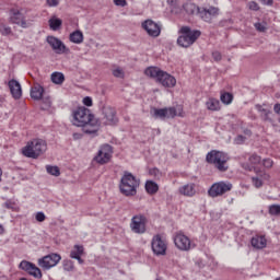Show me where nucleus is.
<instances>
[{"label": "nucleus", "instance_id": "nucleus-48", "mask_svg": "<svg viewBox=\"0 0 280 280\" xmlns=\"http://www.w3.org/2000/svg\"><path fill=\"white\" fill-rule=\"evenodd\" d=\"M83 104L84 106H93V98H91V96H85L83 98Z\"/></svg>", "mask_w": 280, "mask_h": 280}, {"label": "nucleus", "instance_id": "nucleus-51", "mask_svg": "<svg viewBox=\"0 0 280 280\" xmlns=\"http://www.w3.org/2000/svg\"><path fill=\"white\" fill-rule=\"evenodd\" d=\"M273 110L277 113V115H280V104H276Z\"/></svg>", "mask_w": 280, "mask_h": 280}, {"label": "nucleus", "instance_id": "nucleus-3", "mask_svg": "<svg viewBox=\"0 0 280 280\" xmlns=\"http://www.w3.org/2000/svg\"><path fill=\"white\" fill-rule=\"evenodd\" d=\"M229 154L218 150H212L206 155L207 163L213 165L219 172L229 170Z\"/></svg>", "mask_w": 280, "mask_h": 280}, {"label": "nucleus", "instance_id": "nucleus-8", "mask_svg": "<svg viewBox=\"0 0 280 280\" xmlns=\"http://www.w3.org/2000/svg\"><path fill=\"white\" fill-rule=\"evenodd\" d=\"M173 242L176 248L183 253H189V250H194V248H196V243H192L191 238L183 232H177L173 237Z\"/></svg>", "mask_w": 280, "mask_h": 280}, {"label": "nucleus", "instance_id": "nucleus-19", "mask_svg": "<svg viewBox=\"0 0 280 280\" xmlns=\"http://www.w3.org/2000/svg\"><path fill=\"white\" fill-rule=\"evenodd\" d=\"M270 179V175L268 173L260 171L259 173L256 174V176L252 177V183L256 189H259V187H264V183L266 180Z\"/></svg>", "mask_w": 280, "mask_h": 280}, {"label": "nucleus", "instance_id": "nucleus-31", "mask_svg": "<svg viewBox=\"0 0 280 280\" xmlns=\"http://www.w3.org/2000/svg\"><path fill=\"white\" fill-rule=\"evenodd\" d=\"M51 82H54V84H62V82H65V74H62V72H54L51 74Z\"/></svg>", "mask_w": 280, "mask_h": 280}, {"label": "nucleus", "instance_id": "nucleus-50", "mask_svg": "<svg viewBox=\"0 0 280 280\" xmlns=\"http://www.w3.org/2000/svg\"><path fill=\"white\" fill-rule=\"evenodd\" d=\"M262 5H272L273 0H261Z\"/></svg>", "mask_w": 280, "mask_h": 280}, {"label": "nucleus", "instance_id": "nucleus-17", "mask_svg": "<svg viewBox=\"0 0 280 280\" xmlns=\"http://www.w3.org/2000/svg\"><path fill=\"white\" fill-rule=\"evenodd\" d=\"M220 14V9L215 7H210V8H201L199 11V16L205 21L206 23H211L215 16Z\"/></svg>", "mask_w": 280, "mask_h": 280}, {"label": "nucleus", "instance_id": "nucleus-55", "mask_svg": "<svg viewBox=\"0 0 280 280\" xmlns=\"http://www.w3.org/2000/svg\"><path fill=\"white\" fill-rule=\"evenodd\" d=\"M4 207H7V209H12V205L10 202H5Z\"/></svg>", "mask_w": 280, "mask_h": 280}, {"label": "nucleus", "instance_id": "nucleus-14", "mask_svg": "<svg viewBox=\"0 0 280 280\" xmlns=\"http://www.w3.org/2000/svg\"><path fill=\"white\" fill-rule=\"evenodd\" d=\"M142 27L151 38H159L161 36V30H163L161 23H156L154 20L144 21Z\"/></svg>", "mask_w": 280, "mask_h": 280}, {"label": "nucleus", "instance_id": "nucleus-37", "mask_svg": "<svg viewBox=\"0 0 280 280\" xmlns=\"http://www.w3.org/2000/svg\"><path fill=\"white\" fill-rule=\"evenodd\" d=\"M0 34L2 36H10V34H12V27H10L8 25H1L0 26Z\"/></svg>", "mask_w": 280, "mask_h": 280}, {"label": "nucleus", "instance_id": "nucleus-54", "mask_svg": "<svg viewBox=\"0 0 280 280\" xmlns=\"http://www.w3.org/2000/svg\"><path fill=\"white\" fill-rule=\"evenodd\" d=\"M5 233V229L0 224V235H3Z\"/></svg>", "mask_w": 280, "mask_h": 280}, {"label": "nucleus", "instance_id": "nucleus-39", "mask_svg": "<svg viewBox=\"0 0 280 280\" xmlns=\"http://www.w3.org/2000/svg\"><path fill=\"white\" fill-rule=\"evenodd\" d=\"M269 213H270V215H280V206L279 205L270 206Z\"/></svg>", "mask_w": 280, "mask_h": 280}, {"label": "nucleus", "instance_id": "nucleus-11", "mask_svg": "<svg viewBox=\"0 0 280 280\" xmlns=\"http://www.w3.org/2000/svg\"><path fill=\"white\" fill-rule=\"evenodd\" d=\"M231 189H233V184L230 182H218L209 188L208 196H210V198H220V196H224V194H228Z\"/></svg>", "mask_w": 280, "mask_h": 280}, {"label": "nucleus", "instance_id": "nucleus-27", "mask_svg": "<svg viewBox=\"0 0 280 280\" xmlns=\"http://www.w3.org/2000/svg\"><path fill=\"white\" fill-rule=\"evenodd\" d=\"M104 115L108 124H117V116L115 114V109L107 107L104 109Z\"/></svg>", "mask_w": 280, "mask_h": 280}, {"label": "nucleus", "instance_id": "nucleus-46", "mask_svg": "<svg viewBox=\"0 0 280 280\" xmlns=\"http://www.w3.org/2000/svg\"><path fill=\"white\" fill-rule=\"evenodd\" d=\"M212 58L215 62H220V60H222V54H220V51H213Z\"/></svg>", "mask_w": 280, "mask_h": 280}, {"label": "nucleus", "instance_id": "nucleus-53", "mask_svg": "<svg viewBox=\"0 0 280 280\" xmlns=\"http://www.w3.org/2000/svg\"><path fill=\"white\" fill-rule=\"evenodd\" d=\"M77 259V261H79V264H84V260L82 259V256H79L78 258H75Z\"/></svg>", "mask_w": 280, "mask_h": 280}, {"label": "nucleus", "instance_id": "nucleus-32", "mask_svg": "<svg viewBox=\"0 0 280 280\" xmlns=\"http://www.w3.org/2000/svg\"><path fill=\"white\" fill-rule=\"evenodd\" d=\"M112 74L114 75V78H118L120 80H124V78H126V72L122 68L119 67H114L112 69Z\"/></svg>", "mask_w": 280, "mask_h": 280}, {"label": "nucleus", "instance_id": "nucleus-43", "mask_svg": "<svg viewBox=\"0 0 280 280\" xmlns=\"http://www.w3.org/2000/svg\"><path fill=\"white\" fill-rule=\"evenodd\" d=\"M46 3L49 8H57L60 4V0H46Z\"/></svg>", "mask_w": 280, "mask_h": 280}, {"label": "nucleus", "instance_id": "nucleus-7", "mask_svg": "<svg viewBox=\"0 0 280 280\" xmlns=\"http://www.w3.org/2000/svg\"><path fill=\"white\" fill-rule=\"evenodd\" d=\"M9 23L12 25H19V27H22V30H27V27L31 25L30 21H27V18L25 16V13L23 12V9L16 8L10 9Z\"/></svg>", "mask_w": 280, "mask_h": 280}, {"label": "nucleus", "instance_id": "nucleus-9", "mask_svg": "<svg viewBox=\"0 0 280 280\" xmlns=\"http://www.w3.org/2000/svg\"><path fill=\"white\" fill-rule=\"evenodd\" d=\"M151 248L158 257H165L167 255V238L161 234L154 235Z\"/></svg>", "mask_w": 280, "mask_h": 280}, {"label": "nucleus", "instance_id": "nucleus-52", "mask_svg": "<svg viewBox=\"0 0 280 280\" xmlns=\"http://www.w3.org/2000/svg\"><path fill=\"white\" fill-rule=\"evenodd\" d=\"M143 224H145V218L141 217V225H142L141 233L145 232V230L143 229Z\"/></svg>", "mask_w": 280, "mask_h": 280}, {"label": "nucleus", "instance_id": "nucleus-18", "mask_svg": "<svg viewBox=\"0 0 280 280\" xmlns=\"http://www.w3.org/2000/svg\"><path fill=\"white\" fill-rule=\"evenodd\" d=\"M11 95L14 100H21L23 95V90L21 89V83L19 81L12 79L8 83Z\"/></svg>", "mask_w": 280, "mask_h": 280}, {"label": "nucleus", "instance_id": "nucleus-25", "mask_svg": "<svg viewBox=\"0 0 280 280\" xmlns=\"http://www.w3.org/2000/svg\"><path fill=\"white\" fill-rule=\"evenodd\" d=\"M184 10L187 14H197V16H199L201 8H199L195 3L187 2L186 4H184Z\"/></svg>", "mask_w": 280, "mask_h": 280}, {"label": "nucleus", "instance_id": "nucleus-13", "mask_svg": "<svg viewBox=\"0 0 280 280\" xmlns=\"http://www.w3.org/2000/svg\"><path fill=\"white\" fill-rule=\"evenodd\" d=\"M179 113L176 110V107H164V108H154L153 117L155 119H174L178 115V117H183V109L178 108Z\"/></svg>", "mask_w": 280, "mask_h": 280}, {"label": "nucleus", "instance_id": "nucleus-49", "mask_svg": "<svg viewBox=\"0 0 280 280\" xmlns=\"http://www.w3.org/2000/svg\"><path fill=\"white\" fill-rule=\"evenodd\" d=\"M178 3V0H167V5H171V8H176Z\"/></svg>", "mask_w": 280, "mask_h": 280}, {"label": "nucleus", "instance_id": "nucleus-6", "mask_svg": "<svg viewBox=\"0 0 280 280\" xmlns=\"http://www.w3.org/2000/svg\"><path fill=\"white\" fill-rule=\"evenodd\" d=\"M180 36L177 38V45L179 47H191L198 38H200V31H191L189 26H183L180 28Z\"/></svg>", "mask_w": 280, "mask_h": 280}, {"label": "nucleus", "instance_id": "nucleus-15", "mask_svg": "<svg viewBox=\"0 0 280 280\" xmlns=\"http://www.w3.org/2000/svg\"><path fill=\"white\" fill-rule=\"evenodd\" d=\"M20 268L21 270H24V272H27L31 277H34V279H43V271H40V268L34 265V262L22 260L20 262Z\"/></svg>", "mask_w": 280, "mask_h": 280}, {"label": "nucleus", "instance_id": "nucleus-2", "mask_svg": "<svg viewBox=\"0 0 280 280\" xmlns=\"http://www.w3.org/2000/svg\"><path fill=\"white\" fill-rule=\"evenodd\" d=\"M145 75L149 78H154L156 82L162 84L165 89H174L176 86V78L174 75L161 70L156 67H149L144 71Z\"/></svg>", "mask_w": 280, "mask_h": 280}, {"label": "nucleus", "instance_id": "nucleus-30", "mask_svg": "<svg viewBox=\"0 0 280 280\" xmlns=\"http://www.w3.org/2000/svg\"><path fill=\"white\" fill-rule=\"evenodd\" d=\"M208 110H220V101L218 98H209L206 102Z\"/></svg>", "mask_w": 280, "mask_h": 280}, {"label": "nucleus", "instance_id": "nucleus-47", "mask_svg": "<svg viewBox=\"0 0 280 280\" xmlns=\"http://www.w3.org/2000/svg\"><path fill=\"white\" fill-rule=\"evenodd\" d=\"M273 164H275V162H272L271 159H265V160L262 161L264 167H267V168L272 167Z\"/></svg>", "mask_w": 280, "mask_h": 280}, {"label": "nucleus", "instance_id": "nucleus-34", "mask_svg": "<svg viewBox=\"0 0 280 280\" xmlns=\"http://www.w3.org/2000/svg\"><path fill=\"white\" fill-rule=\"evenodd\" d=\"M220 100L222 102V104H231V102H233V94L229 93V92H224L221 94Z\"/></svg>", "mask_w": 280, "mask_h": 280}, {"label": "nucleus", "instance_id": "nucleus-12", "mask_svg": "<svg viewBox=\"0 0 280 280\" xmlns=\"http://www.w3.org/2000/svg\"><path fill=\"white\" fill-rule=\"evenodd\" d=\"M60 259H62V257L59 254L51 253L39 258L37 264L43 270H51V268H56V266L60 264Z\"/></svg>", "mask_w": 280, "mask_h": 280}, {"label": "nucleus", "instance_id": "nucleus-10", "mask_svg": "<svg viewBox=\"0 0 280 280\" xmlns=\"http://www.w3.org/2000/svg\"><path fill=\"white\" fill-rule=\"evenodd\" d=\"M112 159H113V147L110 144H103L100 147L93 161L98 165H106V163H110Z\"/></svg>", "mask_w": 280, "mask_h": 280}, {"label": "nucleus", "instance_id": "nucleus-36", "mask_svg": "<svg viewBox=\"0 0 280 280\" xmlns=\"http://www.w3.org/2000/svg\"><path fill=\"white\" fill-rule=\"evenodd\" d=\"M46 172L50 174L51 176H59L60 175V168L58 166H46Z\"/></svg>", "mask_w": 280, "mask_h": 280}, {"label": "nucleus", "instance_id": "nucleus-22", "mask_svg": "<svg viewBox=\"0 0 280 280\" xmlns=\"http://www.w3.org/2000/svg\"><path fill=\"white\" fill-rule=\"evenodd\" d=\"M69 40L74 45H82L84 43V34L82 31H74L69 35Z\"/></svg>", "mask_w": 280, "mask_h": 280}, {"label": "nucleus", "instance_id": "nucleus-40", "mask_svg": "<svg viewBox=\"0 0 280 280\" xmlns=\"http://www.w3.org/2000/svg\"><path fill=\"white\" fill-rule=\"evenodd\" d=\"M249 163H252L253 165H257V164L261 163V156H259L257 154L250 155Z\"/></svg>", "mask_w": 280, "mask_h": 280}, {"label": "nucleus", "instance_id": "nucleus-28", "mask_svg": "<svg viewBox=\"0 0 280 280\" xmlns=\"http://www.w3.org/2000/svg\"><path fill=\"white\" fill-rule=\"evenodd\" d=\"M48 23H49V27H50V30H52V32H58V30L60 27H62V20H60L56 16L50 18Z\"/></svg>", "mask_w": 280, "mask_h": 280}, {"label": "nucleus", "instance_id": "nucleus-57", "mask_svg": "<svg viewBox=\"0 0 280 280\" xmlns=\"http://www.w3.org/2000/svg\"><path fill=\"white\" fill-rule=\"evenodd\" d=\"M3 104V97L0 96V106Z\"/></svg>", "mask_w": 280, "mask_h": 280}, {"label": "nucleus", "instance_id": "nucleus-35", "mask_svg": "<svg viewBox=\"0 0 280 280\" xmlns=\"http://www.w3.org/2000/svg\"><path fill=\"white\" fill-rule=\"evenodd\" d=\"M63 270H66V272H73V270H75V266L73 265L72 260H63Z\"/></svg>", "mask_w": 280, "mask_h": 280}, {"label": "nucleus", "instance_id": "nucleus-45", "mask_svg": "<svg viewBox=\"0 0 280 280\" xmlns=\"http://www.w3.org/2000/svg\"><path fill=\"white\" fill-rule=\"evenodd\" d=\"M45 219H46V217H45L44 212H37L36 215H35V220L37 222H45Z\"/></svg>", "mask_w": 280, "mask_h": 280}, {"label": "nucleus", "instance_id": "nucleus-33", "mask_svg": "<svg viewBox=\"0 0 280 280\" xmlns=\"http://www.w3.org/2000/svg\"><path fill=\"white\" fill-rule=\"evenodd\" d=\"M256 109L258 110V113H260V116L262 117V119H265V121H268L269 119V115H270V109L265 108L261 105H256Z\"/></svg>", "mask_w": 280, "mask_h": 280}, {"label": "nucleus", "instance_id": "nucleus-38", "mask_svg": "<svg viewBox=\"0 0 280 280\" xmlns=\"http://www.w3.org/2000/svg\"><path fill=\"white\" fill-rule=\"evenodd\" d=\"M254 27L257 32H266V30H268V24L266 22H257L254 24Z\"/></svg>", "mask_w": 280, "mask_h": 280}, {"label": "nucleus", "instance_id": "nucleus-58", "mask_svg": "<svg viewBox=\"0 0 280 280\" xmlns=\"http://www.w3.org/2000/svg\"><path fill=\"white\" fill-rule=\"evenodd\" d=\"M245 135H248V136H250V131H248V130H247V131H245Z\"/></svg>", "mask_w": 280, "mask_h": 280}, {"label": "nucleus", "instance_id": "nucleus-44", "mask_svg": "<svg viewBox=\"0 0 280 280\" xmlns=\"http://www.w3.org/2000/svg\"><path fill=\"white\" fill-rule=\"evenodd\" d=\"M114 4L118 5V8H126V5H128V2L126 0H114Z\"/></svg>", "mask_w": 280, "mask_h": 280}, {"label": "nucleus", "instance_id": "nucleus-42", "mask_svg": "<svg viewBox=\"0 0 280 280\" xmlns=\"http://www.w3.org/2000/svg\"><path fill=\"white\" fill-rule=\"evenodd\" d=\"M244 141H246V137L240 135L234 139V143L236 145H242V143H244Z\"/></svg>", "mask_w": 280, "mask_h": 280}, {"label": "nucleus", "instance_id": "nucleus-23", "mask_svg": "<svg viewBox=\"0 0 280 280\" xmlns=\"http://www.w3.org/2000/svg\"><path fill=\"white\" fill-rule=\"evenodd\" d=\"M144 189L149 196H154L159 192V184H156V182L147 180Z\"/></svg>", "mask_w": 280, "mask_h": 280}, {"label": "nucleus", "instance_id": "nucleus-4", "mask_svg": "<svg viewBox=\"0 0 280 280\" xmlns=\"http://www.w3.org/2000/svg\"><path fill=\"white\" fill-rule=\"evenodd\" d=\"M137 187H139V180L130 172H124L120 179L119 189L124 196H135L137 195Z\"/></svg>", "mask_w": 280, "mask_h": 280}, {"label": "nucleus", "instance_id": "nucleus-59", "mask_svg": "<svg viewBox=\"0 0 280 280\" xmlns=\"http://www.w3.org/2000/svg\"><path fill=\"white\" fill-rule=\"evenodd\" d=\"M276 280H280V278L276 279Z\"/></svg>", "mask_w": 280, "mask_h": 280}, {"label": "nucleus", "instance_id": "nucleus-24", "mask_svg": "<svg viewBox=\"0 0 280 280\" xmlns=\"http://www.w3.org/2000/svg\"><path fill=\"white\" fill-rule=\"evenodd\" d=\"M130 229H131L132 233H141V217H140V214H137L131 219Z\"/></svg>", "mask_w": 280, "mask_h": 280}, {"label": "nucleus", "instance_id": "nucleus-41", "mask_svg": "<svg viewBox=\"0 0 280 280\" xmlns=\"http://www.w3.org/2000/svg\"><path fill=\"white\" fill-rule=\"evenodd\" d=\"M248 8H249V10H254V12L259 11V4L255 1H249L248 2Z\"/></svg>", "mask_w": 280, "mask_h": 280}, {"label": "nucleus", "instance_id": "nucleus-21", "mask_svg": "<svg viewBox=\"0 0 280 280\" xmlns=\"http://www.w3.org/2000/svg\"><path fill=\"white\" fill-rule=\"evenodd\" d=\"M250 243L254 248L261 249L266 248L268 241L266 240V236L256 235L252 238Z\"/></svg>", "mask_w": 280, "mask_h": 280}, {"label": "nucleus", "instance_id": "nucleus-56", "mask_svg": "<svg viewBox=\"0 0 280 280\" xmlns=\"http://www.w3.org/2000/svg\"><path fill=\"white\" fill-rule=\"evenodd\" d=\"M1 176H3V171L0 168V183H1Z\"/></svg>", "mask_w": 280, "mask_h": 280}, {"label": "nucleus", "instance_id": "nucleus-20", "mask_svg": "<svg viewBox=\"0 0 280 280\" xmlns=\"http://www.w3.org/2000/svg\"><path fill=\"white\" fill-rule=\"evenodd\" d=\"M180 196H186V198H194L196 196V184L189 183L178 188Z\"/></svg>", "mask_w": 280, "mask_h": 280}, {"label": "nucleus", "instance_id": "nucleus-29", "mask_svg": "<svg viewBox=\"0 0 280 280\" xmlns=\"http://www.w3.org/2000/svg\"><path fill=\"white\" fill-rule=\"evenodd\" d=\"M84 255V246L74 245V249L70 252L71 259H78Z\"/></svg>", "mask_w": 280, "mask_h": 280}, {"label": "nucleus", "instance_id": "nucleus-16", "mask_svg": "<svg viewBox=\"0 0 280 280\" xmlns=\"http://www.w3.org/2000/svg\"><path fill=\"white\" fill-rule=\"evenodd\" d=\"M47 43L50 45L51 49L55 51V54L62 55V54H69V48H67V45L62 43L58 37L48 36Z\"/></svg>", "mask_w": 280, "mask_h": 280}, {"label": "nucleus", "instance_id": "nucleus-26", "mask_svg": "<svg viewBox=\"0 0 280 280\" xmlns=\"http://www.w3.org/2000/svg\"><path fill=\"white\" fill-rule=\"evenodd\" d=\"M44 92H45V90L43 89V86L37 84V85L32 88V90H31V97L33 100H42Z\"/></svg>", "mask_w": 280, "mask_h": 280}, {"label": "nucleus", "instance_id": "nucleus-1", "mask_svg": "<svg viewBox=\"0 0 280 280\" xmlns=\"http://www.w3.org/2000/svg\"><path fill=\"white\" fill-rule=\"evenodd\" d=\"M72 124L79 128H83L85 135H92V137L97 136L100 131V119L91 113V109L81 106L72 112Z\"/></svg>", "mask_w": 280, "mask_h": 280}, {"label": "nucleus", "instance_id": "nucleus-5", "mask_svg": "<svg viewBox=\"0 0 280 280\" xmlns=\"http://www.w3.org/2000/svg\"><path fill=\"white\" fill-rule=\"evenodd\" d=\"M45 152H47V142L43 139H34L23 149V154L27 159H38Z\"/></svg>", "mask_w": 280, "mask_h": 280}]
</instances>
